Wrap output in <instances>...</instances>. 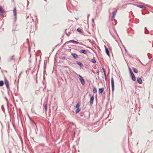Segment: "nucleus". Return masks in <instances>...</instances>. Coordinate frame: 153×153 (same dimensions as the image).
<instances>
[{"mask_svg": "<svg viewBox=\"0 0 153 153\" xmlns=\"http://www.w3.org/2000/svg\"><path fill=\"white\" fill-rule=\"evenodd\" d=\"M89 16H90V14H88V17H89Z\"/></svg>", "mask_w": 153, "mask_h": 153, "instance_id": "obj_43", "label": "nucleus"}, {"mask_svg": "<svg viewBox=\"0 0 153 153\" xmlns=\"http://www.w3.org/2000/svg\"><path fill=\"white\" fill-rule=\"evenodd\" d=\"M89 96H91V95H90V94H89Z\"/></svg>", "mask_w": 153, "mask_h": 153, "instance_id": "obj_49", "label": "nucleus"}, {"mask_svg": "<svg viewBox=\"0 0 153 153\" xmlns=\"http://www.w3.org/2000/svg\"><path fill=\"white\" fill-rule=\"evenodd\" d=\"M70 42H72L74 43H76V44H81L80 43H79V42L78 41H75V40H70L69 41H68L67 42V43Z\"/></svg>", "mask_w": 153, "mask_h": 153, "instance_id": "obj_13", "label": "nucleus"}, {"mask_svg": "<svg viewBox=\"0 0 153 153\" xmlns=\"http://www.w3.org/2000/svg\"><path fill=\"white\" fill-rule=\"evenodd\" d=\"M128 56H129V57H130L131 58H133V57H131L130 56V55L129 54H128Z\"/></svg>", "mask_w": 153, "mask_h": 153, "instance_id": "obj_37", "label": "nucleus"}, {"mask_svg": "<svg viewBox=\"0 0 153 153\" xmlns=\"http://www.w3.org/2000/svg\"><path fill=\"white\" fill-rule=\"evenodd\" d=\"M14 56V55H13L12 56H11V57H9L8 59V60L9 61H10L13 59H14L13 58V57Z\"/></svg>", "mask_w": 153, "mask_h": 153, "instance_id": "obj_27", "label": "nucleus"}, {"mask_svg": "<svg viewBox=\"0 0 153 153\" xmlns=\"http://www.w3.org/2000/svg\"><path fill=\"white\" fill-rule=\"evenodd\" d=\"M29 62H31V61H30V60H29Z\"/></svg>", "mask_w": 153, "mask_h": 153, "instance_id": "obj_50", "label": "nucleus"}, {"mask_svg": "<svg viewBox=\"0 0 153 153\" xmlns=\"http://www.w3.org/2000/svg\"><path fill=\"white\" fill-rule=\"evenodd\" d=\"M76 64L77 65H79L81 68H82L84 67V65L80 62L78 61H76Z\"/></svg>", "mask_w": 153, "mask_h": 153, "instance_id": "obj_10", "label": "nucleus"}, {"mask_svg": "<svg viewBox=\"0 0 153 153\" xmlns=\"http://www.w3.org/2000/svg\"><path fill=\"white\" fill-rule=\"evenodd\" d=\"M109 92H110V88H109Z\"/></svg>", "mask_w": 153, "mask_h": 153, "instance_id": "obj_48", "label": "nucleus"}, {"mask_svg": "<svg viewBox=\"0 0 153 153\" xmlns=\"http://www.w3.org/2000/svg\"><path fill=\"white\" fill-rule=\"evenodd\" d=\"M91 62L94 64H95L96 62V61L95 59V58L94 57H93V59H91Z\"/></svg>", "mask_w": 153, "mask_h": 153, "instance_id": "obj_19", "label": "nucleus"}, {"mask_svg": "<svg viewBox=\"0 0 153 153\" xmlns=\"http://www.w3.org/2000/svg\"><path fill=\"white\" fill-rule=\"evenodd\" d=\"M137 82L139 84H142V80L140 77H137Z\"/></svg>", "mask_w": 153, "mask_h": 153, "instance_id": "obj_14", "label": "nucleus"}, {"mask_svg": "<svg viewBox=\"0 0 153 153\" xmlns=\"http://www.w3.org/2000/svg\"><path fill=\"white\" fill-rule=\"evenodd\" d=\"M104 91V88H100L98 90V92L99 94H102Z\"/></svg>", "mask_w": 153, "mask_h": 153, "instance_id": "obj_9", "label": "nucleus"}, {"mask_svg": "<svg viewBox=\"0 0 153 153\" xmlns=\"http://www.w3.org/2000/svg\"><path fill=\"white\" fill-rule=\"evenodd\" d=\"M31 56V55L30 54V57Z\"/></svg>", "mask_w": 153, "mask_h": 153, "instance_id": "obj_53", "label": "nucleus"}, {"mask_svg": "<svg viewBox=\"0 0 153 153\" xmlns=\"http://www.w3.org/2000/svg\"><path fill=\"white\" fill-rule=\"evenodd\" d=\"M4 85V82L2 80L0 81V86H2Z\"/></svg>", "mask_w": 153, "mask_h": 153, "instance_id": "obj_26", "label": "nucleus"}, {"mask_svg": "<svg viewBox=\"0 0 153 153\" xmlns=\"http://www.w3.org/2000/svg\"><path fill=\"white\" fill-rule=\"evenodd\" d=\"M137 7H139L141 9H146V7H145L143 5H137Z\"/></svg>", "mask_w": 153, "mask_h": 153, "instance_id": "obj_18", "label": "nucleus"}, {"mask_svg": "<svg viewBox=\"0 0 153 153\" xmlns=\"http://www.w3.org/2000/svg\"><path fill=\"white\" fill-rule=\"evenodd\" d=\"M93 92L94 94H96L97 92V89L96 88L94 87H93Z\"/></svg>", "mask_w": 153, "mask_h": 153, "instance_id": "obj_22", "label": "nucleus"}, {"mask_svg": "<svg viewBox=\"0 0 153 153\" xmlns=\"http://www.w3.org/2000/svg\"><path fill=\"white\" fill-rule=\"evenodd\" d=\"M153 13V11H151Z\"/></svg>", "mask_w": 153, "mask_h": 153, "instance_id": "obj_52", "label": "nucleus"}, {"mask_svg": "<svg viewBox=\"0 0 153 153\" xmlns=\"http://www.w3.org/2000/svg\"><path fill=\"white\" fill-rule=\"evenodd\" d=\"M111 88L112 90V94L113 93L114 91V81L113 78V76L111 78Z\"/></svg>", "mask_w": 153, "mask_h": 153, "instance_id": "obj_2", "label": "nucleus"}, {"mask_svg": "<svg viewBox=\"0 0 153 153\" xmlns=\"http://www.w3.org/2000/svg\"><path fill=\"white\" fill-rule=\"evenodd\" d=\"M1 109L3 111H4V105H2L1 106Z\"/></svg>", "mask_w": 153, "mask_h": 153, "instance_id": "obj_31", "label": "nucleus"}, {"mask_svg": "<svg viewBox=\"0 0 153 153\" xmlns=\"http://www.w3.org/2000/svg\"><path fill=\"white\" fill-rule=\"evenodd\" d=\"M29 17V16H26L27 18H28Z\"/></svg>", "mask_w": 153, "mask_h": 153, "instance_id": "obj_41", "label": "nucleus"}, {"mask_svg": "<svg viewBox=\"0 0 153 153\" xmlns=\"http://www.w3.org/2000/svg\"><path fill=\"white\" fill-rule=\"evenodd\" d=\"M105 52L106 54L109 56H110V52L107 47L105 45Z\"/></svg>", "mask_w": 153, "mask_h": 153, "instance_id": "obj_7", "label": "nucleus"}, {"mask_svg": "<svg viewBox=\"0 0 153 153\" xmlns=\"http://www.w3.org/2000/svg\"><path fill=\"white\" fill-rule=\"evenodd\" d=\"M128 69H129V71L130 74H131V73H132V74L133 73V72L131 70V68L130 67H128Z\"/></svg>", "mask_w": 153, "mask_h": 153, "instance_id": "obj_29", "label": "nucleus"}, {"mask_svg": "<svg viewBox=\"0 0 153 153\" xmlns=\"http://www.w3.org/2000/svg\"><path fill=\"white\" fill-rule=\"evenodd\" d=\"M76 109L75 111V112L76 113H78L80 111L81 109L79 108H76Z\"/></svg>", "mask_w": 153, "mask_h": 153, "instance_id": "obj_24", "label": "nucleus"}, {"mask_svg": "<svg viewBox=\"0 0 153 153\" xmlns=\"http://www.w3.org/2000/svg\"><path fill=\"white\" fill-rule=\"evenodd\" d=\"M17 43V40L16 38H14L13 40V42L11 43L12 45H16Z\"/></svg>", "mask_w": 153, "mask_h": 153, "instance_id": "obj_12", "label": "nucleus"}, {"mask_svg": "<svg viewBox=\"0 0 153 153\" xmlns=\"http://www.w3.org/2000/svg\"><path fill=\"white\" fill-rule=\"evenodd\" d=\"M79 52L81 53H83L85 54H87V51L85 50H80Z\"/></svg>", "mask_w": 153, "mask_h": 153, "instance_id": "obj_15", "label": "nucleus"}, {"mask_svg": "<svg viewBox=\"0 0 153 153\" xmlns=\"http://www.w3.org/2000/svg\"><path fill=\"white\" fill-rule=\"evenodd\" d=\"M28 48H29L28 52H30V49H31L30 46H29Z\"/></svg>", "mask_w": 153, "mask_h": 153, "instance_id": "obj_34", "label": "nucleus"}, {"mask_svg": "<svg viewBox=\"0 0 153 153\" xmlns=\"http://www.w3.org/2000/svg\"><path fill=\"white\" fill-rule=\"evenodd\" d=\"M96 72H97V75H99V70H98V69L96 71Z\"/></svg>", "mask_w": 153, "mask_h": 153, "instance_id": "obj_32", "label": "nucleus"}, {"mask_svg": "<svg viewBox=\"0 0 153 153\" xmlns=\"http://www.w3.org/2000/svg\"><path fill=\"white\" fill-rule=\"evenodd\" d=\"M94 100V95L92 96L90 99V105H92L93 104Z\"/></svg>", "mask_w": 153, "mask_h": 153, "instance_id": "obj_8", "label": "nucleus"}, {"mask_svg": "<svg viewBox=\"0 0 153 153\" xmlns=\"http://www.w3.org/2000/svg\"><path fill=\"white\" fill-rule=\"evenodd\" d=\"M151 8L152 9H153V7H151Z\"/></svg>", "mask_w": 153, "mask_h": 153, "instance_id": "obj_47", "label": "nucleus"}, {"mask_svg": "<svg viewBox=\"0 0 153 153\" xmlns=\"http://www.w3.org/2000/svg\"><path fill=\"white\" fill-rule=\"evenodd\" d=\"M61 58L62 60H64L65 59V56H62L61 57Z\"/></svg>", "mask_w": 153, "mask_h": 153, "instance_id": "obj_33", "label": "nucleus"}, {"mask_svg": "<svg viewBox=\"0 0 153 153\" xmlns=\"http://www.w3.org/2000/svg\"><path fill=\"white\" fill-rule=\"evenodd\" d=\"M133 70L134 72L136 73H137L138 72V70L136 68H133Z\"/></svg>", "mask_w": 153, "mask_h": 153, "instance_id": "obj_25", "label": "nucleus"}, {"mask_svg": "<svg viewBox=\"0 0 153 153\" xmlns=\"http://www.w3.org/2000/svg\"><path fill=\"white\" fill-rule=\"evenodd\" d=\"M148 57L149 58V59H150V58H149V53L148 54Z\"/></svg>", "mask_w": 153, "mask_h": 153, "instance_id": "obj_40", "label": "nucleus"}, {"mask_svg": "<svg viewBox=\"0 0 153 153\" xmlns=\"http://www.w3.org/2000/svg\"><path fill=\"white\" fill-rule=\"evenodd\" d=\"M81 104V101H79L77 104L75 106V107L76 108H79V106H80Z\"/></svg>", "mask_w": 153, "mask_h": 153, "instance_id": "obj_17", "label": "nucleus"}, {"mask_svg": "<svg viewBox=\"0 0 153 153\" xmlns=\"http://www.w3.org/2000/svg\"><path fill=\"white\" fill-rule=\"evenodd\" d=\"M117 10L116 9L112 12V14L113 18H114V17L117 13Z\"/></svg>", "mask_w": 153, "mask_h": 153, "instance_id": "obj_16", "label": "nucleus"}, {"mask_svg": "<svg viewBox=\"0 0 153 153\" xmlns=\"http://www.w3.org/2000/svg\"><path fill=\"white\" fill-rule=\"evenodd\" d=\"M77 76L79 78V80L82 85H84L85 84V81L83 78L80 75L77 74Z\"/></svg>", "mask_w": 153, "mask_h": 153, "instance_id": "obj_1", "label": "nucleus"}, {"mask_svg": "<svg viewBox=\"0 0 153 153\" xmlns=\"http://www.w3.org/2000/svg\"><path fill=\"white\" fill-rule=\"evenodd\" d=\"M145 30H147V31H148V30H147V28H146V27H145ZM144 33H145V34H147V33H146V30H145Z\"/></svg>", "mask_w": 153, "mask_h": 153, "instance_id": "obj_35", "label": "nucleus"}, {"mask_svg": "<svg viewBox=\"0 0 153 153\" xmlns=\"http://www.w3.org/2000/svg\"><path fill=\"white\" fill-rule=\"evenodd\" d=\"M130 75L132 80L135 81L136 80V78L134 74L133 73L132 74L131 73V74H130Z\"/></svg>", "mask_w": 153, "mask_h": 153, "instance_id": "obj_6", "label": "nucleus"}, {"mask_svg": "<svg viewBox=\"0 0 153 153\" xmlns=\"http://www.w3.org/2000/svg\"><path fill=\"white\" fill-rule=\"evenodd\" d=\"M36 82H37V79L36 80Z\"/></svg>", "mask_w": 153, "mask_h": 153, "instance_id": "obj_51", "label": "nucleus"}, {"mask_svg": "<svg viewBox=\"0 0 153 153\" xmlns=\"http://www.w3.org/2000/svg\"><path fill=\"white\" fill-rule=\"evenodd\" d=\"M83 115L85 117L88 119L90 117L89 112L86 111L84 112Z\"/></svg>", "mask_w": 153, "mask_h": 153, "instance_id": "obj_4", "label": "nucleus"}, {"mask_svg": "<svg viewBox=\"0 0 153 153\" xmlns=\"http://www.w3.org/2000/svg\"><path fill=\"white\" fill-rule=\"evenodd\" d=\"M4 83L6 86V88L8 90L10 88L8 80L4 78Z\"/></svg>", "mask_w": 153, "mask_h": 153, "instance_id": "obj_5", "label": "nucleus"}, {"mask_svg": "<svg viewBox=\"0 0 153 153\" xmlns=\"http://www.w3.org/2000/svg\"><path fill=\"white\" fill-rule=\"evenodd\" d=\"M0 123L1 124V123L0 121Z\"/></svg>", "mask_w": 153, "mask_h": 153, "instance_id": "obj_54", "label": "nucleus"}, {"mask_svg": "<svg viewBox=\"0 0 153 153\" xmlns=\"http://www.w3.org/2000/svg\"><path fill=\"white\" fill-rule=\"evenodd\" d=\"M13 13H14V16L15 17V18L14 19V21L15 22L16 20L17 19V13H16V7H14L13 10Z\"/></svg>", "mask_w": 153, "mask_h": 153, "instance_id": "obj_3", "label": "nucleus"}, {"mask_svg": "<svg viewBox=\"0 0 153 153\" xmlns=\"http://www.w3.org/2000/svg\"><path fill=\"white\" fill-rule=\"evenodd\" d=\"M0 13L1 14L4 13V10L0 6Z\"/></svg>", "mask_w": 153, "mask_h": 153, "instance_id": "obj_21", "label": "nucleus"}, {"mask_svg": "<svg viewBox=\"0 0 153 153\" xmlns=\"http://www.w3.org/2000/svg\"><path fill=\"white\" fill-rule=\"evenodd\" d=\"M43 78H44V79H45V77H44V75Z\"/></svg>", "mask_w": 153, "mask_h": 153, "instance_id": "obj_46", "label": "nucleus"}, {"mask_svg": "<svg viewBox=\"0 0 153 153\" xmlns=\"http://www.w3.org/2000/svg\"><path fill=\"white\" fill-rule=\"evenodd\" d=\"M142 13V14H143V15H145V14H144L143 12Z\"/></svg>", "mask_w": 153, "mask_h": 153, "instance_id": "obj_44", "label": "nucleus"}, {"mask_svg": "<svg viewBox=\"0 0 153 153\" xmlns=\"http://www.w3.org/2000/svg\"><path fill=\"white\" fill-rule=\"evenodd\" d=\"M44 108L45 109V111H46L47 110V104H45L44 105Z\"/></svg>", "mask_w": 153, "mask_h": 153, "instance_id": "obj_23", "label": "nucleus"}, {"mask_svg": "<svg viewBox=\"0 0 153 153\" xmlns=\"http://www.w3.org/2000/svg\"><path fill=\"white\" fill-rule=\"evenodd\" d=\"M71 55L72 56L73 58L74 59H77L78 57V55L74 53H72Z\"/></svg>", "mask_w": 153, "mask_h": 153, "instance_id": "obj_11", "label": "nucleus"}, {"mask_svg": "<svg viewBox=\"0 0 153 153\" xmlns=\"http://www.w3.org/2000/svg\"><path fill=\"white\" fill-rule=\"evenodd\" d=\"M102 69L103 72L105 71V69L103 67H102Z\"/></svg>", "mask_w": 153, "mask_h": 153, "instance_id": "obj_36", "label": "nucleus"}, {"mask_svg": "<svg viewBox=\"0 0 153 153\" xmlns=\"http://www.w3.org/2000/svg\"><path fill=\"white\" fill-rule=\"evenodd\" d=\"M44 69L45 68V65L44 66Z\"/></svg>", "mask_w": 153, "mask_h": 153, "instance_id": "obj_45", "label": "nucleus"}, {"mask_svg": "<svg viewBox=\"0 0 153 153\" xmlns=\"http://www.w3.org/2000/svg\"><path fill=\"white\" fill-rule=\"evenodd\" d=\"M92 22H94V19H92Z\"/></svg>", "mask_w": 153, "mask_h": 153, "instance_id": "obj_39", "label": "nucleus"}, {"mask_svg": "<svg viewBox=\"0 0 153 153\" xmlns=\"http://www.w3.org/2000/svg\"><path fill=\"white\" fill-rule=\"evenodd\" d=\"M27 4H28V3H29V1L27 0Z\"/></svg>", "mask_w": 153, "mask_h": 153, "instance_id": "obj_42", "label": "nucleus"}, {"mask_svg": "<svg viewBox=\"0 0 153 153\" xmlns=\"http://www.w3.org/2000/svg\"><path fill=\"white\" fill-rule=\"evenodd\" d=\"M77 31L80 33H83V31L82 29L79 27L77 29Z\"/></svg>", "mask_w": 153, "mask_h": 153, "instance_id": "obj_20", "label": "nucleus"}, {"mask_svg": "<svg viewBox=\"0 0 153 153\" xmlns=\"http://www.w3.org/2000/svg\"><path fill=\"white\" fill-rule=\"evenodd\" d=\"M111 20L112 21H114V22H115V24L114 25H116V22H117V20L116 19H114V18H113L112 16V17H111Z\"/></svg>", "mask_w": 153, "mask_h": 153, "instance_id": "obj_28", "label": "nucleus"}, {"mask_svg": "<svg viewBox=\"0 0 153 153\" xmlns=\"http://www.w3.org/2000/svg\"><path fill=\"white\" fill-rule=\"evenodd\" d=\"M124 49H125V51L126 52H127V50L126 49V48H125V47H124Z\"/></svg>", "mask_w": 153, "mask_h": 153, "instance_id": "obj_38", "label": "nucleus"}, {"mask_svg": "<svg viewBox=\"0 0 153 153\" xmlns=\"http://www.w3.org/2000/svg\"><path fill=\"white\" fill-rule=\"evenodd\" d=\"M104 74L105 76V78L106 80V71L104 72Z\"/></svg>", "mask_w": 153, "mask_h": 153, "instance_id": "obj_30", "label": "nucleus"}]
</instances>
